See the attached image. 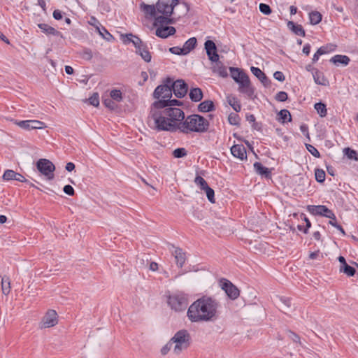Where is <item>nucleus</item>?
<instances>
[{
	"label": "nucleus",
	"instance_id": "64",
	"mask_svg": "<svg viewBox=\"0 0 358 358\" xmlns=\"http://www.w3.org/2000/svg\"><path fill=\"white\" fill-rule=\"evenodd\" d=\"M303 52L306 54V55H308L310 52V45L308 43H306L303 48Z\"/></svg>",
	"mask_w": 358,
	"mask_h": 358
},
{
	"label": "nucleus",
	"instance_id": "59",
	"mask_svg": "<svg viewBox=\"0 0 358 358\" xmlns=\"http://www.w3.org/2000/svg\"><path fill=\"white\" fill-rule=\"evenodd\" d=\"M273 77L275 79L280 82L285 80V76L281 71H275L273 74Z\"/></svg>",
	"mask_w": 358,
	"mask_h": 358
},
{
	"label": "nucleus",
	"instance_id": "46",
	"mask_svg": "<svg viewBox=\"0 0 358 358\" xmlns=\"http://www.w3.org/2000/svg\"><path fill=\"white\" fill-rule=\"evenodd\" d=\"M228 120L230 124L238 125L239 124L240 117L238 114L231 113L229 115Z\"/></svg>",
	"mask_w": 358,
	"mask_h": 358
},
{
	"label": "nucleus",
	"instance_id": "37",
	"mask_svg": "<svg viewBox=\"0 0 358 358\" xmlns=\"http://www.w3.org/2000/svg\"><path fill=\"white\" fill-rule=\"evenodd\" d=\"M110 97L116 103H120L123 100L122 93L120 90L113 89L110 92Z\"/></svg>",
	"mask_w": 358,
	"mask_h": 358
},
{
	"label": "nucleus",
	"instance_id": "40",
	"mask_svg": "<svg viewBox=\"0 0 358 358\" xmlns=\"http://www.w3.org/2000/svg\"><path fill=\"white\" fill-rule=\"evenodd\" d=\"M343 153L350 159H353L358 162V152L350 148H345L343 149Z\"/></svg>",
	"mask_w": 358,
	"mask_h": 358
},
{
	"label": "nucleus",
	"instance_id": "17",
	"mask_svg": "<svg viewBox=\"0 0 358 358\" xmlns=\"http://www.w3.org/2000/svg\"><path fill=\"white\" fill-rule=\"evenodd\" d=\"M136 53L139 55L141 58L146 62H150L152 59L150 52L148 46L141 40V43L138 46H135Z\"/></svg>",
	"mask_w": 358,
	"mask_h": 358
},
{
	"label": "nucleus",
	"instance_id": "38",
	"mask_svg": "<svg viewBox=\"0 0 358 358\" xmlns=\"http://www.w3.org/2000/svg\"><path fill=\"white\" fill-rule=\"evenodd\" d=\"M315 109L321 117H324L327 114L326 105L322 102L316 103L314 106Z\"/></svg>",
	"mask_w": 358,
	"mask_h": 358
},
{
	"label": "nucleus",
	"instance_id": "2",
	"mask_svg": "<svg viewBox=\"0 0 358 358\" xmlns=\"http://www.w3.org/2000/svg\"><path fill=\"white\" fill-rule=\"evenodd\" d=\"M219 303L210 296H203L189 307L187 316L192 322H204L215 320L217 317Z\"/></svg>",
	"mask_w": 358,
	"mask_h": 358
},
{
	"label": "nucleus",
	"instance_id": "28",
	"mask_svg": "<svg viewBox=\"0 0 358 358\" xmlns=\"http://www.w3.org/2000/svg\"><path fill=\"white\" fill-rule=\"evenodd\" d=\"M141 6L143 12L145 14L149 15L151 17H155L156 16H158L156 6L148 5V4H145V3H143Z\"/></svg>",
	"mask_w": 358,
	"mask_h": 358
},
{
	"label": "nucleus",
	"instance_id": "4",
	"mask_svg": "<svg viewBox=\"0 0 358 358\" xmlns=\"http://www.w3.org/2000/svg\"><path fill=\"white\" fill-rule=\"evenodd\" d=\"M181 102L176 99L171 100L167 99H159L155 101L150 108V112L149 115V125L151 128L158 131L157 123L156 122V117L155 116V113H160L163 110H169V108L171 109H179L178 108L174 107L175 106L180 105Z\"/></svg>",
	"mask_w": 358,
	"mask_h": 358
},
{
	"label": "nucleus",
	"instance_id": "30",
	"mask_svg": "<svg viewBox=\"0 0 358 358\" xmlns=\"http://www.w3.org/2000/svg\"><path fill=\"white\" fill-rule=\"evenodd\" d=\"M250 71L254 76L258 78V79L265 85V83L268 80V79L265 73L260 69L252 66L250 68Z\"/></svg>",
	"mask_w": 358,
	"mask_h": 358
},
{
	"label": "nucleus",
	"instance_id": "12",
	"mask_svg": "<svg viewBox=\"0 0 358 358\" xmlns=\"http://www.w3.org/2000/svg\"><path fill=\"white\" fill-rule=\"evenodd\" d=\"M172 93L178 98H182L186 95L188 90L187 85L182 80H177L173 82L171 79Z\"/></svg>",
	"mask_w": 358,
	"mask_h": 358
},
{
	"label": "nucleus",
	"instance_id": "44",
	"mask_svg": "<svg viewBox=\"0 0 358 358\" xmlns=\"http://www.w3.org/2000/svg\"><path fill=\"white\" fill-rule=\"evenodd\" d=\"M187 152L184 148H179L175 149L173 152V155L175 158H182L187 156Z\"/></svg>",
	"mask_w": 358,
	"mask_h": 358
},
{
	"label": "nucleus",
	"instance_id": "50",
	"mask_svg": "<svg viewBox=\"0 0 358 358\" xmlns=\"http://www.w3.org/2000/svg\"><path fill=\"white\" fill-rule=\"evenodd\" d=\"M259 10L264 15H270L272 12L271 8L268 4L261 3L259 4Z\"/></svg>",
	"mask_w": 358,
	"mask_h": 358
},
{
	"label": "nucleus",
	"instance_id": "49",
	"mask_svg": "<svg viewBox=\"0 0 358 358\" xmlns=\"http://www.w3.org/2000/svg\"><path fill=\"white\" fill-rule=\"evenodd\" d=\"M306 147L307 150H308V152L310 153H311V155H313L314 157H315L317 158L320 157V154L315 147H314L313 145H312L310 144H306Z\"/></svg>",
	"mask_w": 358,
	"mask_h": 358
},
{
	"label": "nucleus",
	"instance_id": "8",
	"mask_svg": "<svg viewBox=\"0 0 358 358\" xmlns=\"http://www.w3.org/2000/svg\"><path fill=\"white\" fill-rule=\"evenodd\" d=\"M219 285L230 299L235 300L239 296V289L229 280L222 278L219 282Z\"/></svg>",
	"mask_w": 358,
	"mask_h": 358
},
{
	"label": "nucleus",
	"instance_id": "53",
	"mask_svg": "<svg viewBox=\"0 0 358 358\" xmlns=\"http://www.w3.org/2000/svg\"><path fill=\"white\" fill-rule=\"evenodd\" d=\"M215 71L217 72L222 78H225L228 76L227 68L222 65L218 66Z\"/></svg>",
	"mask_w": 358,
	"mask_h": 358
},
{
	"label": "nucleus",
	"instance_id": "26",
	"mask_svg": "<svg viewBox=\"0 0 358 358\" xmlns=\"http://www.w3.org/2000/svg\"><path fill=\"white\" fill-rule=\"evenodd\" d=\"M287 27L298 36L303 37L306 35V32L303 27L300 24H296L292 21H289L287 22Z\"/></svg>",
	"mask_w": 358,
	"mask_h": 358
},
{
	"label": "nucleus",
	"instance_id": "1",
	"mask_svg": "<svg viewBox=\"0 0 358 358\" xmlns=\"http://www.w3.org/2000/svg\"><path fill=\"white\" fill-rule=\"evenodd\" d=\"M155 113L158 131H176L182 133L191 132L203 133L208 131L209 122L203 117L193 114L185 117V113L181 109H171Z\"/></svg>",
	"mask_w": 358,
	"mask_h": 358
},
{
	"label": "nucleus",
	"instance_id": "36",
	"mask_svg": "<svg viewBox=\"0 0 358 358\" xmlns=\"http://www.w3.org/2000/svg\"><path fill=\"white\" fill-rule=\"evenodd\" d=\"M97 31L102 36L103 38H104L106 41L108 42H111L115 39L113 35H111L108 31V30L102 25L101 27H99V29Z\"/></svg>",
	"mask_w": 358,
	"mask_h": 358
},
{
	"label": "nucleus",
	"instance_id": "41",
	"mask_svg": "<svg viewBox=\"0 0 358 358\" xmlns=\"http://www.w3.org/2000/svg\"><path fill=\"white\" fill-rule=\"evenodd\" d=\"M79 55L80 57L85 60L90 61L93 57V53L91 49L90 48H83L80 52Z\"/></svg>",
	"mask_w": 358,
	"mask_h": 358
},
{
	"label": "nucleus",
	"instance_id": "57",
	"mask_svg": "<svg viewBox=\"0 0 358 358\" xmlns=\"http://www.w3.org/2000/svg\"><path fill=\"white\" fill-rule=\"evenodd\" d=\"M64 193L69 196H73L74 194V189L70 185H66L64 187L63 189Z\"/></svg>",
	"mask_w": 358,
	"mask_h": 358
},
{
	"label": "nucleus",
	"instance_id": "24",
	"mask_svg": "<svg viewBox=\"0 0 358 358\" xmlns=\"http://www.w3.org/2000/svg\"><path fill=\"white\" fill-rule=\"evenodd\" d=\"M121 38L124 43L128 44L132 43L135 46H138L141 43V38L132 34H122Z\"/></svg>",
	"mask_w": 358,
	"mask_h": 358
},
{
	"label": "nucleus",
	"instance_id": "63",
	"mask_svg": "<svg viewBox=\"0 0 358 358\" xmlns=\"http://www.w3.org/2000/svg\"><path fill=\"white\" fill-rule=\"evenodd\" d=\"M15 180L20 181V182H27V180L20 173H16V176L15 177Z\"/></svg>",
	"mask_w": 358,
	"mask_h": 358
},
{
	"label": "nucleus",
	"instance_id": "55",
	"mask_svg": "<svg viewBox=\"0 0 358 358\" xmlns=\"http://www.w3.org/2000/svg\"><path fill=\"white\" fill-rule=\"evenodd\" d=\"M287 94L285 92L282 91L279 92L275 96V99L278 101H285L287 99Z\"/></svg>",
	"mask_w": 358,
	"mask_h": 358
},
{
	"label": "nucleus",
	"instance_id": "54",
	"mask_svg": "<svg viewBox=\"0 0 358 358\" xmlns=\"http://www.w3.org/2000/svg\"><path fill=\"white\" fill-rule=\"evenodd\" d=\"M173 347V343L170 340L161 349V353L162 355H166L170 351Z\"/></svg>",
	"mask_w": 358,
	"mask_h": 358
},
{
	"label": "nucleus",
	"instance_id": "10",
	"mask_svg": "<svg viewBox=\"0 0 358 358\" xmlns=\"http://www.w3.org/2000/svg\"><path fill=\"white\" fill-rule=\"evenodd\" d=\"M308 211L315 215H321L329 219L335 218V214L333 211L329 209L326 206H309L308 207Z\"/></svg>",
	"mask_w": 358,
	"mask_h": 358
},
{
	"label": "nucleus",
	"instance_id": "31",
	"mask_svg": "<svg viewBox=\"0 0 358 358\" xmlns=\"http://www.w3.org/2000/svg\"><path fill=\"white\" fill-rule=\"evenodd\" d=\"M197 41L196 38L194 37L189 38L183 45V50L185 52V55H187L189 52H190L191 50H192L196 45Z\"/></svg>",
	"mask_w": 358,
	"mask_h": 358
},
{
	"label": "nucleus",
	"instance_id": "19",
	"mask_svg": "<svg viewBox=\"0 0 358 358\" xmlns=\"http://www.w3.org/2000/svg\"><path fill=\"white\" fill-rule=\"evenodd\" d=\"M172 248L174 249L172 251V254L175 257L176 264L178 267L181 268L184 265L186 260L185 253L180 248H175L174 246H172Z\"/></svg>",
	"mask_w": 358,
	"mask_h": 358
},
{
	"label": "nucleus",
	"instance_id": "45",
	"mask_svg": "<svg viewBox=\"0 0 358 358\" xmlns=\"http://www.w3.org/2000/svg\"><path fill=\"white\" fill-rule=\"evenodd\" d=\"M194 183L200 187L201 190H204L206 186H208L206 181L199 176H197L194 179Z\"/></svg>",
	"mask_w": 358,
	"mask_h": 358
},
{
	"label": "nucleus",
	"instance_id": "13",
	"mask_svg": "<svg viewBox=\"0 0 358 358\" xmlns=\"http://www.w3.org/2000/svg\"><path fill=\"white\" fill-rule=\"evenodd\" d=\"M238 84L239 92L245 94L249 99H253L255 90L251 86L249 77H245V80H241Z\"/></svg>",
	"mask_w": 358,
	"mask_h": 358
},
{
	"label": "nucleus",
	"instance_id": "39",
	"mask_svg": "<svg viewBox=\"0 0 358 358\" xmlns=\"http://www.w3.org/2000/svg\"><path fill=\"white\" fill-rule=\"evenodd\" d=\"M340 271L345 273L348 276H353L356 273V270L354 267L345 263L344 266H340Z\"/></svg>",
	"mask_w": 358,
	"mask_h": 358
},
{
	"label": "nucleus",
	"instance_id": "42",
	"mask_svg": "<svg viewBox=\"0 0 358 358\" xmlns=\"http://www.w3.org/2000/svg\"><path fill=\"white\" fill-rule=\"evenodd\" d=\"M103 103L104 106L109 108L111 110H114L117 108V105L115 101H113L110 97L106 98L103 100Z\"/></svg>",
	"mask_w": 358,
	"mask_h": 358
},
{
	"label": "nucleus",
	"instance_id": "15",
	"mask_svg": "<svg viewBox=\"0 0 358 358\" xmlns=\"http://www.w3.org/2000/svg\"><path fill=\"white\" fill-rule=\"evenodd\" d=\"M42 326L44 328L54 327L57 324V314L55 310H50L47 312L42 320Z\"/></svg>",
	"mask_w": 358,
	"mask_h": 358
},
{
	"label": "nucleus",
	"instance_id": "3",
	"mask_svg": "<svg viewBox=\"0 0 358 358\" xmlns=\"http://www.w3.org/2000/svg\"><path fill=\"white\" fill-rule=\"evenodd\" d=\"M178 4V0H159L156 3V8L158 14L156 16L153 25H168L173 23L171 18L173 9Z\"/></svg>",
	"mask_w": 358,
	"mask_h": 358
},
{
	"label": "nucleus",
	"instance_id": "21",
	"mask_svg": "<svg viewBox=\"0 0 358 358\" xmlns=\"http://www.w3.org/2000/svg\"><path fill=\"white\" fill-rule=\"evenodd\" d=\"M38 27L47 36H62L61 33L55 29L54 27L45 23H39L37 24Z\"/></svg>",
	"mask_w": 358,
	"mask_h": 358
},
{
	"label": "nucleus",
	"instance_id": "23",
	"mask_svg": "<svg viewBox=\"0 0 358 358\" xmlns=\"http://www.w3.org/2000/svg\"><path fill=\"white\" fill-rule=\"evenodd\" d=\"M314 81L316 84L327 86L329 85V80L324 76V73L319 70L315 71L313 74Z\"/></svg>",
	"mask_w": 358,
	"mask_h": 358
},
{
	"label": "nucleus",
	"instance_id": "11",
	"mask_svg": "<svg viewBox=\"0 0 358 358\" xmlns=\"http://www.w3.org/2000/svg\"><path fill=\"white\" fill-rule=\"evenodd\" d=\"M15 124L25 130L41 129L46 127L44 122L35 120L15 121Z\"/></svg>",
	"mask_w": 358,
	"mask_h": 358
},
{
	"label": "nucleus",
	"instance_id": "9",
	"mask_svg": "<svg viewBox=\"0 0 358 358\" xmlns=\"http://www.w3.org/2000/svg\"><path fill=\"white\" fill-rule=\"evenodd\" d=\"M36 166L38 170L48 179L51 180L54 178L53 172L55 166L50 160L40 159L36 163Z\"/></svg>",
	"mask_w": 358,
	"mask_h": 358
},
{
	"label": "nucleus",
	"instance_id": "5",
	"mask_svg": "<svg viewBox=\"0 0 358 358\" xmlns=\"http://www.w3.org/2000/svg\"><path fill=\"white\" fill-rule=\"evenodd\" d=\"M171 341L173 345L175 344L173 352L178 355L189 346L191 336L187 330L182 329L177 331Z\"/></svg>",
	"mask_w": 358,
	"mask_h": 358
},
{
	"label": "nucleus",
	"instance_id": "48",
	"mask_svg": "<svg viewBox=\"0 0 358 358\" xmlns=\"http://www.w3.org/2000/svg\"><path fill=\"white\" fill-rule=\"evenodd\" d=\"M15 171H14L13 170L8 169L4 172L3 175V179L5 180H15Z\"/></svg>",
	"mask_w": 358,
	"mask_h": 358
},
{
	"label": "nucleus",
	"instance_id": "52",
	"mask_svg": "<svg viewBox=\"0 0 358 358\" xmlns=\"http://www.w3.org/2000/svg\"><path fill=\"white\" fill-rule=\"evenodd\" d=\"M169 52L172 54L177 55H186L184 52L183 48H180L178 46H175L169 48Z\"/></svg>",
	"mask_w": 358,
	"mask_h": 358
},
{
	"label": "nucleus",
	"instance_id": "18",
	"mask_svg": "<svg viewBox=\"0 0 358 358\" xmlns=\"http://www.w3.org/2000/svg\"><path fill=\"white\" fill-rule=\"evenodd\" d=\"M231 153L234 157H236L241 160L247 159L246 149L242 144L234 145L231 148Z\"/></svg>",
	"mask_w": 358,
	"mask_h": 358
},
{
	"label": "nucleus",
	"instance_id": "32",
	"mask_svg": "<svg viewBox=\"0 0 358 358\" xmlns=\"http://www.w3.org/2000/svg\"><path fill=\"white\" fill-rule=\"evenodd\" d=\"M227 103L232 107V108L236 112H240L241 110V106L236 99V97L233 96H228L227 97Z\"/></svg>",
	"mask_w": 358,
	"mask_h": 358
},
{
	"label": "nucleus",
	"instance_id": "35",
	"mask_svg": "<svg viewBox=\"0 0 358 358\" xmlns=\"http://www.w3.org/2000/svg\"><path fill=\"white\" fill-rule=\"evenodd\" d=\"M309 19L311 24H319L322 20V15L317 11H312L309 13Z\"/></svg>",
	"mask_w": 358,
	"mask_h": 358
},
{
	"label": "nucleus",
	"instance_id": "27",
	"mask_svg": "<svg viewBox=\"0 0 358 358\" xmlns=\"http://www.w3.org/2000/svg\"><path fill=\"white\" fill-rule=\"evenodd\" d=\"M189 98L192 101L198 102L203 98V92L199 87L192 88L189 94Z\"/></svg>",
	"mask_w": 358,
	"mask_h": 358
},
{
	"label": "nucleus",
	"instance_id": "56",
	"mask_svg": "<svg viewBox=\"0 0 358 358\" xmlns=\"http://www.w3.org/2000/svg\"><path fill=\"white\" fill-rule=\"evenodd\" d=\"M90 104L94 106H98L99 105V95L97 94H94L89 99Z\"/></svg>",
	"mask_w": 358,
	"mask_h": 358
},
{
	"label": "nucleus",
	"instance_id": "61",
	"mask_svg": "<svg viewBox=\"0 0 358 358\" xmlns=\"http://www.w3.org/2000/svg\"><path fill=\"white\" fill-rule=\"evenodd\" d=\"M289 336L290 338H292L294 342L296 343H300V338L299 336L296 334L295 333L292 331L289 332Z\"/></svg>",
	"mask_w": 358,
	"mask_h": 358
},
{
	"label": "nucleus",
	"instance_id": "29",
	"mask_svg": "<svg viewBox=\"0 0 358 358\" xmlns=\"http://www.w3.org/2000/svg\"><path fill=\"white\" fill-rule=\"evenodd\" d=\"M198 109L203 113L212 111L214 110V103L210 100L204 101L199 105Z\"/></svg>",
	"mask_w": 358,
	"mask_h": 358
},
{
	"label": "nucleus",
	"instance_id": "20",
	"mask_svg": "<svg viewBox=\"0 0 358 358\" xmlns=\"http://www.w3.org/2000/svg\"><path fill=\"white\" fill-rule=\"evenodd\" d=\"M253 166L257 174L268 179L271 178V170L268 168L264 166L260 162H255Z\"/></svg>",
	"mask_w": 358,
	"mask_h": 358
},
{
	"label": "nucleus",
	"instance_id": "47",
	"mask_svg": "<svg viewBox=\"0 0 358 358\" xmlns=\"http://www.w3.org/2000/svg\"><path fill=\"white\" fill-rule=\"evenodd\" d=\"M206 194V196L208 199V201L210 202V203H215V192H214V190L210 188L209 186H206V189L203 190Z\"/></svg>",
	"mask_w": 358,
	"mask_h": 358
},
{
	"label": "nucleus",
	"instance_id": "43",
	"mask_svg": "<svg viewBox=\"0 0 358 358\" xmlns=\"http://www.w3.org/2000/svg\"><path fill=\"white\" fill-rule=\"evenodd\" d=\"M325 176H326V174L323 169H316L315 170V180L318 182H320V183L323 182L325 180Z\"/></svg>",
	"mask_w": 358,
	"mask_h": 358
},
{
	"label": "nucleus",
	"instance_id": "34",
	"mask_svg": "<svg viewBox=\"0 0 358 358\" xmlns=\"http://www.w3.org/2000/svg\"><path fill=\"white\" fill-rule=\"evenodd\" d=\"M278 120L282 123L291 122L292 117L289 111L286 109H282L278 113Z\"/></svg>",
	"mask_w": 358,
	"mask_h": 358
},
{
	"label": "nucleus",
	"instance_id": "7",
	"mask_svg": "<svg viewBox=\"0 0 358 358\" xmlns=\"http://www.w3.org/2000/svg\"><path fill=\"white\" fill-rule=\"evenodd\" d=\"M171 79L168 78L164 84L159 85L154 91L153 96L155 99H167L172 96Z\"/></svg>",
	"mask_w": 358,
	"mask_h": 358
},
{
	"label": "nucleus",
	"instance_id": "22",
	"mask_svg": "<svg viewBox=\"0 0 358 358\" xmlns=\"http://www.w3.org/2000/svg\"><path fill=\"white\" fill-rule=\"evenodd\" d=\"M229 71L231 78L237 83H239L241 80H245V77H248L246 73H245L243 71L240 70L238 68L230 67Z\"/></svg>",
	"mask_w": 358,
	"mask_h": 358
},
{
	"label": "nucleus",
	"instance_id": "14",
	"mask_svg": "<svg viewBox=\"0 0 358 358\" xmlns=\"http://www.w3.org/2000/svg\"><path fill=\"white\" fill-rule=\"evenodd\" d=\"M204 47L208 59L213 62H218L219 55L215 43L213 41L207 40L204 43Z\"/></svg>",
	"mask_w": 358,
	"mask_h": 358
},
{
	"label": "nucleus",
	"instance_id": "60",
	"mask_svg": "<svg viewBox=\"0 0 358 358\" xmlns=\"http://www.w3.org/2000/svg\"><path fill=\"white\" fill-rule=\"evenodd\" d=\"M280 301L285 306V308H289L291 306V300L289 298H281Z\"/></svg>",
	"mask_w": 358,
	"mask_h": 358
},
{
	"label": "nucleus",
	"instance_id": "6",
	"mask_svg": "<svg viewBox=\"0 0 358 358\" xmlns=\"http://www.w3.org/2000/svg\"><path fill=\"white\" fill-rule=\"evenodd\" d=\"M168 304L176 312L183 311L188 304L187 296L182 292L174 293L169 296Z\"/></svg>",
	"mask_w": 358,
	"mask_h": 358
},
{
	"label": "nucleus",
	"instance_id": "62",
	"mask_svg": "<svg viewBox=\"0 0 358 358\" xmlns=\"http://www.w3.org/2000/svg\"><path fill=\"white\" fill-rule=\"evenodd\" d=\"M62 13L59 10H55L53 12V17L57 20H59L62 19Z\"/></svg>",
	"mask_w": 358,
	"mask_h": 358
},
{
	"label": "nucleus",
	"instance_id": "58",
	"mask_svg": "<svg viewBox=\"0 0 358 358\" xmlns=\"http://www.w3.org/2000/svg\"><path fill=\"white\" fill-rule=\"evenodd\" d=\"M89 23L94 27L97 31L99 29V27H101V23L94 17L90 18Z\"/></svg>",
	"mask_w": 358,
	"mask_h": 358
},
{
	"label": "nucleus",
	"instance_id": "25",
	"mask_svg": "<svg viewBox=\"0 0 358 358\" xmlns=\"http://www.w3.org/2000/svg\"><path fill=\"white\" fill-rule=\"evenodd\" d=\"M330 62L336 65L347 66L350 63V59L346 55H336L331 58Z\"/></svg>",
	"mask_w": 358,
	"mask_h": 358
},
{
	"label": "nucleus",
	"instance_id": "16",
	"mask_svg": "<svg viewBox=\"0 0 358 358\" xmlns=\"http://www.w3.org/2000/svg\"><path fill=\"white\" fill-rule=\"evenodd\" d=\"M154 26L157 27L155 31L156 36L162 38H166L176 33V29L173 27L162 24Z\"/></svg>",
	"mask_w": 358,
	"mask_h": 358
},
{
	"label": "nucleus",
	"instance_id": "33",
	"mask_svg": "<svg viewBox=\"0 0 358 358\" xmlns=\"http://www.w3.org/2000/svg\"><path fill=\"white\" fill-rule=\"evenodd\" d=\"M1 289L5 295H8L10 292V280L7 276H3L1 279Z\"/></svg>",
	"mask_w": 358,
	"mask_h": 358
},
{
	"label": "nucleus",
	"instance_id": "51",
	"mask_svg": "<svg viewBox=\"0 0 358 358\" xmlns=\"http://www.w3.org/2000/svg\"><path fill=\"white\" fill-rule=\"evenodd\" d=\"M332 45L322 46L317 50V53L320 54L321 55L327 54L334 50V48H332Z\"/></svg>",
	"mask_w": 358,
	"mask_h": 358
}]
</instances>
